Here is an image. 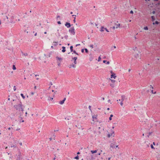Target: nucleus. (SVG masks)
Returning a JSON list of instances; mask_svg holds the SVG:
<instances>
[{
    "label": "nucleus",
    "mask_w": 160,
    "mask_h": 160,
    "mask_svg": "<svg viewBox=\"0 0 160 160\" xmlns=\"http://www.w3.org/2000/svg\"><path fill=\"white\" fill-rule=\"evenodd\" d=\"M132 53L134 57L136 59H141V52L137 48H136L134 49Z\"/></svg>",
    "instance_id": "f257e3e1"
},
{
    "label": "nucleus",
    "mask_w": 160,
    "mask_h": 160,
    "mask_svg": "<svg viewBox=\"0 0 160 160\" xmlns=\"http://www.w3.org/2000/svg\"><path fill=\"white\" fill-rule=\"evenodd\" d=\"M14 107L17 110H18L19 111H23V105L21 102H20L19 103L14 105Z\"/></svg>",
    "instance_id": "f03ea898"
},
{
    "label": "nucleus",
    "mask_w": 160,
    "mask_h": 160,
    "mask_svg": "<svg viewBox=\"0 0 160 160\" xmlns=\"http://www.w3.org/2000/svg\"><path fill=\"white\" fill-rule=\"evenodd\" d=\"M126 99V98L125 96H121V99H119V100H117V102H118V101H121V102L120 103V104L121 106H122L123 105V103H122V102L123 101H124L125 99Z\"/></svg>",
    "instance_id": "7ed1b4c3"
},
{
    "label": "nucleus",
    "mask_w": 160,
    "mask_h": 160,
    "mask_svg": "<svg viewBox=\"0 0 160 160\" xmlns=\"http://www.w3.org/2000/svg\"><path fill=\"white\" fill-rule=\"evenodd\" d=\"M115 135L114 132L113 130H111L110 133H108V137L110 138L111 137H114Z\"/></svg>",
    "instance_id": "20e7f679"
},
{
    "label": "nucleus",
    "mask_w": 160,
    "mask_h": 160,
    "mask_svg": "<svg viewBox=\"0 0 160 160\" xmlns=\"http://www.w3.org/2000/svg\"><path fill=\"white\" fill-rule=\"evenodd\" d=\"M75 29L74 27H71L69 30V32L72 33V34L74 35L75 34V32L74 31Z\"/></svg>",
    "instance_id": "39448f33"
},
{
    "label": "nucleus",
    "mask_w": 160,
    "mask_h": 160,
    "mask_svg": "<svg viewBox=\"0 0 160 160\" xmlns=\"http://www.w3.org/2000/svg\"><path fill=\"white\" fill-rule=\"evenodd\" d=\"M118 147V145H116L114 143L113 144L112 143V144L110 145V147L112 148H116Z\"/></svg>",
    "instance_id": "423d86ee"
},
{
    "label": "nucleus",
    "mask_w": 160,
    "mask_h": 160,
    "mask_svg": "<svg viewBox=\"0 0 160 160\" xmlns=\"http://www.w3.org/2000/svg\"><path fill=\"white\" fill-rule=\"evenodd\" d=\"M66 100V98H64L63 100H62V101H61L59 102V103L61 105L63 104L64 103V102Z\"/></svg>",
    "instance_id": "0eeeda50"
},
{
    "label": "nucleus",
    "mask_w": 160,
    "mask_h": 160,
    "mask_svg": "<svg viewBox=\"0 0 160 160\" xmlns=\"http://www.w3.org/2000/svg\"><path fill=\"white\" fill-rule=\"evenodd\" d=\"M120 23H118V22H117L116 23H115V26L116 27V28H119L120 27Z\"/></svg>",
    "instance_id": "6e6552de"
},
{
    "label": "nucleus",
    "mask_w": 160,
    "mask_h": 160,
    "mask_svg": "<svg viewBox=\"0 0 160 160\" xmlns=\"http://www.w3.org/2000/svg\"><path fill=\"white\" fill-rule=\"evenodd\" d=\"M116 77V74L114 73V74H111V75L110 78H114V79H115Z\"/></svg>",
    "instance_id": "1a4fd4ad"
},
{
    "label": "nucleus",
    "mask_w": 160,
    "mask_h": 160,
    "mask_svg": "<svg viewBox=\"0 0 160 160\" xmlns=\"http://www.w3.org/2000/svg\"><path fill=\"white\" fill-rule=\"evenodd\" d=\"M65 26L67 28H68L70 27L71 24L70 23L67 22L65 24Z\"/></svg>",
    "instance_id": "9d476101"
},
{
    "label": "nucleus",
    "mask_w": 160,
    "mask_h": 160,
    "mask_svg": "<svg viewBox=\"0 0 160 160\" xmlns=\"http://www.w3.org/2000/svg\"><path fill=\"white\" fill-rule=\"evenodd\" d=\"M106 28H104L102 26L101 27L100 29V31L101 32H102L104 31L105 30Z\"/></svg>",
    "instance_id": "9b49d317"
},
{
    "label": "nucleus",
    "mask_w": 160,
    "mask_h": 160,
    "mask_svg": "<svg viewBox=\"0 0 160 160\" xmlns=\"http://www.w3.org/2000/svg\"><path fill=\"white\" fill-rule=\"evenodd\" d=\"M97 115H94L92 116V118L93 119V121L96 120L97 119Z\"/></svg>",
    "instance_id": "f8f14e48"
},
{
    "label": "nucleus",
    "mask_w": 160,
    "mask_h": 160,
    "mask_svg": "<svg viewBox=\"0 0 160 160\" xmlns=\"http://www.w3.org/2000/svg\"><path fill=\"white\" fill-rule=\"evenodd\" d=\"M97 150H91V152L92 154H93L94 153H96L97 152Z\"/></svg>",
    "instance_id": "ddd939ff"
},
{
    "label": "nucleus",
    "mask_w": 160,
    "mask_h": 160,
    "mask_svg": "<svg viewBox=\"0 0 160 160\" xmlns=\"http://www.w3.org/2000/svg\"><path fill=\"white\" fill-rule=\"evenodd\" d=\"M62 52H65L66 51V50H65V47H62Z\"/></svg>",
    "instance_id": "4468645a"
},
{
    "label": "nucleus",
    "mask_w": 160,
    "mask_h": 160,
    "mask_svg": "<svg viewBox=\"0 0 160 160\" xmlns=\"http://www.w3.org/2000/svg\"><path fill=\"white\" fill-rule=\"evenodd\" d=\"M56 58L57 60H59L60 62L62 60V59L61 58L58 57H56Z\"/></svg>",
    "instance_id": "2eb2a0df"
},
{
    "label": "nucleus",
    "mask_w": 160,
    "mask_h": 160,
    "mask_svg": "<svg viewBox=\"0 0 160 160\" xmlns=\"http://www.w3.org/2000/svg\"><path fill=\"white\" fill-rule=\"evenodd\" d=\"M20 95L23 99H24L25 98V97L24 96L23 94L21 93Z\"/></svg>",
    "instance_id": "dca6fc26"
},
{
    "label": "nucleus",
    "mask_w": 160,
    "mask_h": 160,
    "mask_svg": "<svg viewBox=\"0 0 160 160\" xmlns=\"http://www.w3.org/2000/svg\"><path fill=\"white\" fill-rule=\"evenodd\" d=\"M53 99V98H51L50 97H49L48 98V100H52Z\"/></svg>",
    "instance_id": "f3484780"
},
{
    "label": "nucleus",
    "mask_w": 160,
    "mask_h": 160,
    "mask_svg": "<svg viewBox=\"0 0 160 160\" xmlns=\"http://www.w3.org/2000/svg\"><path fill=\"white\" fill-rule=\"evenodd\" d=\"M12 69L13 70H16V68L15 65H13V67H12Z\"/></svg>",
    "instance_id": "a211bd4d"
},
{
    "label": "nucleus",
    "mask_w": 160,
    "mask_h": 160,
    "mask_svg": "<svg viewBox=\"0 0 160 160\" xmlns=\"http://www.w3.org/2000/svg\"><path fill=\"white\" fill-rule=\"evenodd\" d=\"M70 49L71 52L73 51V47L72 46H70Z\"/></svg>",
    "instance_id": "6ab92c4d"
},
{
    "label": "nucleus",
    "mask_w": 160,
    "mask_h": 160,
    "mask_svg": "<svg viewBox=\"0 0 160 160\" xmlns=\"http://www.w3.org/2000/svg\"><path fill=\"white\" fill-rule=\"evenodd\" d=\"M113 115L112 114H111L110 116V117L109 118V120H112V117H113Z\"/></svg>",
    "instance_id": "aec40b11"
},
{
    "label": "nucleus",
    "mask_w": 160,
    "mask_h": 160,
    "mask_svg": "<svg viewBox=\"0 0 160 160\" xmlns=\"http://www.w3.org/2000/svg\"><path fill=\"white\" fill-rule=\"evenodd\" d=\"M145 143H146L147 145V146L148 147H149V145L150 144V143H148V142H147V141L145 142Z\"/></svg>",
    "instance_id": "412c9836"
},
{
    "label": "nucleus",
    "mask_w": 160,
    "mask_h": 160,
    "mask_svg": "<svg viewBox=\"0 0 160 160\" xmlns=\"http://www.w3.org/2000/svg\"><path fill=\"white\" fill-rule=\"evenodd\" d=\"M151 91L152 93V94H156V92H153V89H152V90H151Z\"/></svg>",
    "instance_id": "4be33fe9"
},
{
    "label": "nucleus",
    "mask_w": 160,
    "mask_h": 160,
    "mask_svg": "<svg viewBox=\"0 0 160 160\" xmlns=\"http://www.w3.org/2000/svg\"><path fill=\"white\" fill-rule=\"evenodd\" d=\"M22 55H24L25 56H26L28 55V54L27 53H22Z\"/></svg>",
    "instance_id": "5701e85b"
},
{
    "label": "nucleus",
    "mask_w": 160,
    "mask_h": 160,
    "mask_svg": "<svg viewBox=\"0 0 160 160\" xmlns=\"http://www.w3.org/2000/svg\"><path fill=\"white\" fill-rule=\"evenodd\" d=\"M74 159H77V160H78L79 159V157H78V155H77V156H76V157H75V158H74Z\"/></svg>",
    "instance_id": "b1692460"
},
{
    "label": "nucleus",
    "mask_w": 160,
    "mask_h": 160,
    "mask_svg": "<svg viewBox=\"0 0 160 160\" xmlns=\"http://www.w3.org/2000/svg\"><path fill=\"white\" fill-rule=\"evenodd\" d=\"M101 57L100 56H99V57L98 58V62H100L101 61Z\"/></svg>",
    "instance_id": "393cba45"
},
{
    "label": "nucleus",
    "mask_w": 160,
    "mask_h": 160,
    "mask_svg": "<svg viewBox=\"0 0 160 160\" xmlns=\"http://www.w3.org/2000/svg\"><path fill=\"white\" fill-rule=\"evenodd\" d=\"M149 88L151 90L152 89H153V87L151 85L149 86Z\"/></svg>",
    "instance_id": "a878e982"
},
{
    "label": "nucleus",
    "mask_w": 160,
    "mask_h": 160,
    "mask_svg": "<svg viewBox=\"0 0 160 160\" xmlns=\"http://www.w3.org/2000/svg\"><path fill=\"white\" fill-rule=\"evenodd\" d=\"M111 81L112 83H114L115 82V80L113 79H111Z\"/></svg>",
    "instance_id": "bb28decb"
},
{
    "label": "nucleus",
    "mask_w": 160,
    "mask_h": 160,
    "mask_svg": "<svg viewBox=\"0 0 160 160\" xmlns=\"http://www.w3.org/2000/svg\"><path fill=\"white\" fill-rule=\"evenodd\" d=\"M144 29L145 30H148V28L147 27H145L144 28Z\"/></svg>",
    "instance_id": "cd10ccee"
},
{
    "label": "nucleus",
    "mask_w": 160,
    "mask_h": 160,
    "mask_svg": "<svg viewBox=\"0 0 160 160\" xmlns=\"http://www.w3.org/2000/svg\"><path fill=\"white\" fill-rule=\"evenodd\" d=\"M85 52H86V53H88V50L87 49V48H85Z\"/></svg>",
    "instance_id": "c85d7f7f"
},
{
    "label": "nucleus",
    "mask_w": 160,
    "mask_h": 160,
    "mask_svg": "<svg viewBox=\"0 0 160 160\" xmlns=\"http://www.w3.org/2000/svg\"><path fill=\"white\" fill-rule=\"evenodd\" d=\"M90 48H93V45L92 44L90 46Z\"/></svg>",
    "instance_id": "c756f323"
},
{
    "label": "nucleus",
    "mask_w": 160,
    "mask_h": 160,
    "mask_svg": "<svg viewBox=\"0 0 160 160\" xmlns=\"http://www.w3.org/2000/svg\"><path fill=\"white\" fill-rule=\"evenodd\" d=\"M73 52L74 53L77 55H78V53L76 52L75 51H73Z\"/></svg>",
    "instance_id": "7c9ffc66"
},
{
    "label": "nucleus",
    "mask_w": 160,
    "mask_h": 160,
    "mask_svg": "<svg viewBox=\"0 0 160 160\" xmlns=\"http://www.w3.org/2000/svg\"><path fill=\"white\" fill-rule=\"evenodd\" d=\"M58 31L59 30H58L57 31L58 32V34H57V35L58 36H60V33L58 32Z\"/></svg>",
    "instance_id": "2f4dec72"
},
{
    "label": "nucleus",
    "mask_w": 160,
    "mask_h": 160,
    "mask_svg": "<svg viewBox=\"0 0 160 160\" xmlns=\"http://www.w3.org/2000/svg\"><path fill=\"white\" fill-rule=\"evenodd\" d=\"M151 18L153 20H155L154 17V16H152Z\"/></svg>",
    "instance_id": "473e14b6"
},
{
    "label": "nucleus",
    "mask_w": 160,
    "mask_h": 160,
    "mask_svg": "<svg viewBox=\"0 0 160 160\" xmlns=\"http://www.w3.org/2000/svg\"><path fill=\"white\" fill-rule=\"evenodd\" d=\"M13 90L15 91L16 90V87L15 86H14L13 87Z\"/></svg>",
    "instance_id": "72a5a7b5"
},
{
    "label": "nucleus",
    "mask_w": 160,
    "mask_h": 160,
    "mask_svg": "<svg viewBox=\"0 0 160 160\" xmlns=\"http://www.w3.org/2000/svg\"><path fill=\"white\" fill-rule=\"evenodd\" d=\"M34 94V92H31V95L33 96Z\"/></svg>",
    "instance_id": "f704fd0d"
},
{
    "label": "nucleus",
    "mask_w": 160,
    "mask_h": 160,
    "mask_svg": "<svg viewBox=\"0 0 160 160\" xmlns=\"http://www.w3.org/2000/svg\"><path fill=\"white\" fill-rule=\"evenodd\" d=\"M151 148L152 149H154V147H153V145L152 144H151Z\"/></svg>",
    "instance_id": "c9c22d12"
},
{
    "label": "nucleus",
    "mask_w": 160,
    "mask_h": 160,
    "mask_svg": "<svg viewBox=\"0 0 160 160\" xmlns=\"http://www.w3.org/2000/svg\"><path fill=\"white\" fill-rule=\"evenodd\" d=\"M77 57H75L73 58V59H74V60H77Z\"/></svg>",
    "instance_id": "e433bc0d"
},
{
    "label": "nucleus",
    "mask_w": 160,
    "mask_h": 160,
    "mask_svg": "<svg viewBox=\"0 0 160 160\" xmlns=\"http://www.w3.org/2000/svg\"><path fill=\"white\" fill-rule=\"evenodd\" d=\"M74 63L75 64H77L76 60H74Z\"/></svg>",
    "instance_id": "4c0bfd02"
},
{
    "label": "nucleus",
    "mask_w": 160,
    "mask_h": 160,
    "mask_svg": "<svg viewBox=\"0 0 160 160\" xmlns=\"http://www.w3.org/2000/svg\"><path fill=\"white\" fill-rule=\"evenodd\" d=\"M76 18L75 17H74V19L73 20V22L75 23V22H76Z\"/></svg>",
    "instance_id": "58836bf2"
},
{
    "label": "nucleus",
    "mask_w": 160,
    "mask_h": 160,
    "mask_svg": "<svg viewBox=\"0 0 160 160\" xmlns=\"http://www.w3.org/2000/svg\"><path fill=\"white\" fill-rule=\"evenodd\" d=\"M130 13L131 14H133V12L132 10H131L130 12Z\"/></svg>",
    "instance_id": "ea45409f"
},
{
    "label": "nucleus",
    "mask_w": 160,
    "mask_h": 160,
    "mask_svg": "<svg viewBox=\"0 0 160 160\" xmlns=\"http://www.w3.org/2000/svg\"><path fill=\"white\" fill-rule=\"evenodd\" d=\"M110 72L111 73V74H112L114 73L112 71H110Z\"/></svg>",
    "instance_id": "a19ab883"
},
{
    "label": "nucleus",
    "mask_w": 160,
    "mask_h": 160,
    "mask_svg": "<svg viewBox=\"0 0 160 160\" xmlns=\"http://www.w3.org/2000/svg\"><path fill=\"white\" fill-rule=\"evenodd\" d=\"M57 22L58 24H61V22L60 21H58Z\"/></svg>",
    "instance_id": "79ce46f5"
},
{
    "label": "nucleus",
    "mask_w": 160,
    "mask_h": 160,
    "mask_svg": "<svg viewBox=\"0 0 160 160\" xmlns=\"http://www.w3.org/2000/svg\"><path fill=\"white\" fill-rule=\"evenodd\" d=\"M105 30L107 32H109V31L106 28Z\"/></svg>",
    "instance_id": "37998d69"
},
{
    "label": "nucleus",
    "mask_w": 160,
    "mask_h": 160,
    "mask_svg": "<svg viewBox=\"0 0 160 160\" xmlns=\"http://www.w3.org/2000/svg\"><path fill=\"white\" fill-rule=\"evenodd\" d=\"M155 24H158V21H156L155 22Z\"/></svg>",
    "instance_id": "c03bdc74"
},
{
    "label": "nucleus",
    "mask_w": 160,
    "mask_h": 160,
    "mask_svg": "<svg viewBox=\"0 0 160 160\" xmlns=\"http://www.w3.org/2000/svg\"><path fill=\"white\" fill-rule=\"evenodd\" d=\"M84 49H82L81 50V52H84Z\"/></svg>",
    "instance_id": "a18cd8bd"
},
{
    "label": "nucleus",
    "mask_w": 160,
    "mask_h": 160,
    "mask_svg": "<svg viewBox=\"0 0 160 160\" xmlns=\"http://www.w3.org/2000/svg\"><path fill=\"white\" fill-rule=\"evenodd\" d=\"M116 27L114 26H113V27H112V28L113 29H115L116 28Z\"/></svg>",
    "instance_id": "49530a36"
},
{
    "label": "nucleus",
    "mask_w": 160,
    "mask_h": 160,
    "mask_svg": "<svg viewBox=\"0 0 160 160\" xmlns=\"http://www.w3.org/2000/svg\"><path fill=\"white\" fill-rule=\"evenodd\" d=\"M110 63L109 62V61L107 62V64H109Z\"/></svg>",
    "instance_id": "de8ad7c7"
},
{
    "label": "nucleus",
    "mask_w": 160,
    "mask_h": 160,
    "mask_svg": "<svg viewBox=\"0 0 160 160\" xmlns=\"http://www.w3.org/2000/svg\"><path fill=\"white\" fill-rule=\"evenodd\" d=\"M106 62V60H103V62L104 63H105Z\"/></svg>",
    "instance_id": "09e8293b"
},
{
    "label": "nucleus",
    "mask_w": 160,
    "mask_h": 160,
    "mask_svg": "<svg viewBox=\"0 0 160 160\" xmlns=\"http://www.w3.org/2000/svg\"><path fill=\"white\" fill-rule=\"evenodd\" d=\"M19 144L21 146H22V143L21 142L19 143Z\"/></svg>",
    "instance_id": "8fccbe9b"
},
{
    "label": "nucleus",
    "mask_w": 160,
    "mask_h": 160,
    "mask_svg": "<svg viewBox=\"0 0 160 160\" xmlns=\"http://www.w3.org/2000/svg\"><path fill=\"white\" fill-rule=\"evenodd\" d=\"M111 158V157H109V158H108V160H110Z\"/></svg>",
    "instance_id": "3c124183"
},
{
    "label": "nucleus",
    "mask_w": 160,
    "mask_h": 160,
    "mask_svg": "<svg viewBox=\"0 0 160 160\" xmlns=\"http://www.w3.org/2000/svg\"><path fill=\"white\" fill-rule=\"evenodd\" d=\"M34 88L35 89H36L37 88V87L36 86H35L34 87Z\"/></svg>",
    "instance_id": "603ef678"
},
{
    "label": "nucleus",
    "mask_w": 160,
    "mask_h": 160,
    "mask_svg": "<svg viewBox=\"0 0 160 160\" xmlns=\"http://www.w3.org/2000/svg\"><path fill=\"white\" fill-rule=\"evenodd\" d=\"M37 32H36V33L35 34H34V36H37Z\"/></svg>",
    "instance_id": "864d4df0"
},
{
    "label": "nucleus",
    "mask_w": 160,
    "mask_h": 160,
    "mask_svg": "<svg viewBox=\"0 0 160 160\" xmlns=\"http://www.w3.org/2000/svg\"><path fill=\"white\" fill-rule=\"evenodd\" d=\"M111 86H112V87H114V85H111Z\"/></svg>",
    "instance_id": "5fc2aeb1"
},
{
    "label": "nucleus",
    "mask_w": 160,
    "mask_h": 160,
    "mask_svg": "<svg viewBox=\"0 0 160 160\" xmlns=\"http://www.w3.org/2000/svg\"><path fill=\"white\" fill-rule=\"evenodd\" d=\"M8 129L9 130H10V129H11V128H10V127H9V128H8Z\"/></svg>",
    "instance_id": "6e6d98bb"
},
{
    "label": "nucleus",
    "mask_w": 160,
    "mask_h": 160,
    "mask_svg": "<svg viewBox=\"0 0 160 160\" xmlns=\"http://www.w3.org/2000/svg\"><path fill=\"white\" fill-rule=\"evenodd\" d=\"M75 65H73L72 66V67H73V68H75Z\"/></svg>",
    "instance_id": "4d7b16f0"
},
{
    "label": "nucleus",
    "mask_w": 160,
    "mask_h": 160,
    "mask_svg": "<svg viewBox=\"0 0 160 160\" xmlns=\"http://www.w3.org/2000/svg\"><path fill=\"white\" fill-rule=\"evenodd\" d=\"M80 44H77L76 45V46H78V45H79Z\"/></svg>",
    "instance_id": "13d9d810"
},
{
    "label": "nucleus",
    "mask_w": 160,
    "mask_h": 160,
    "mask_svg": "<svg viewBox=\"0 0 160 160\" xmlns=\"http://www.w3.org/2000/svg\"><path fill=\"white\" fill-rule=\"evenodd\" d=\"M25 114H26V116H27V112H26Z\"/></svg>",
    "instance_id": "bf43d9fd"
},
{
    "label": "nucleus",
    "mask_w": 160,
    "mask_h": 160,
    "mask_svg": "<svg viewBox=\"0 0 160 160\" xmlns=\"http://www.w3.org/2000/svg\"><path fill=\"white\" fill-rule=\"evenodd\" d=\"M107 109V110H109L110 109H109V108H108Z\"/></svg>",
    "instance_id": "052dcab7"
},
{
    "label": "nucleus",
    "mask_w": 160,
    "mask_h": 160,
    "mask_svg": "<svg viewBox=\"0 0 160 160\" xmlns=\"http://www.w3.org/2000/svg\"><path fill=\"white\" fill-rule=\"evenodd\" d=\"M72 13H73L72 12H70L71 14H72Z\"/></svg>",
    "instance_id": "680f3d73"
},
{
    "label": "nucleus",
    "mask_w": 160,
    "mask_h": 160,
    "mask_svg": "<svg viewBox=\"0 0 160 160\" xmlns=\"http://www.w3.org/2000/svg\"><path fill=\"white\" fill-rule=\"evenodd\" d=\"M44 33L45 34H47V32H44Z\"/></svg>",
    "instance_id": "e2e57ef3"
},
{
    "label": "nucleus",
    "mask_w": 160,
    "mask_h": 160,
    "mask_svg": "<svg viewBox=\"0 0 160 160\" xmlns=\"http://www.w3.org/2000/svg\"><path fill=\"white\" fill-rule=\"evenodd\" d=\"M80 154V152H78L77 153V154Z\"/></svg>",
    "instance_id": "0e129e2a"
},
{
    "label": "nucleus",
    "mask_w": 160,
    "mask_h": 160,
    "mask_svg": "<svg viewBox=\"0 0 160 160\" xmlns=\"http://www.w3.org/2000/svg\"><path fill=\"white\" fill-rule=\"evenodd\" d=\"M114 48H116V47L115 46H114Z\"/></svg>",
    "instance_id": "69168bd1"
},
{
    "label": "nucleus",
    "mask_w": 160,
    "mask_h": 160,
    "mask_svg": "<svg viewBox=\"0 0 160 160\" xmlns=\"http://www.w3.org/2000/svg\"><path fill=\"white\" fill-rule=\"evenodd\" d=\"M49 139H50V140H52V138H50Z\"/></svg>",
    "instance_id": "338daca9"
},
{
    "label": "nucleus",
    "mask_w": 160,
    "mask_h": 160,
    "mask_svg": "<svg viewBox=\"0 0 160 160\" xmlns=\"http://www.w3.org/2000/svg\"><path fill=\"white\" fill-rule=\"evenodd\" d=\"M56 158H53V160H55Z\"/></svg>",
    "instance_id": "774afa93"
}]
</instances>
